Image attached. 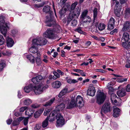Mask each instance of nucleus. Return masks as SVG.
Returning a JSON list of instances; mask_svg holds the SVG:
<instances>
[{"mask_svg":"<svg viewBox=\"0 0 130 130\" xmlns=\"http://www.w3.org/2000/svg\"><path fill=\"white\" fill-rule=\"evenodd\" d=\"M46 40L41 37L34 39L32 41L33 46L29 48V51L33 53L39 52H38V48L36 45H44L46 44Z\"/></svg>","mask_w":130,"mask_h":130,"instance_id":"obj_1","label":"nucleus"},{"mask_svg":"<svg viewBox=\"0 0 130 130\" xmlns=\"http://www.w3.org/2000/svg\"><path fill=\"white\" fill-rule=\"evenodd\" d=\"M9 23H6L4 19V17L3 16H0V31L1 33L5 37L7 32V27L9 28Z\"/></svg>","mask_w":130,"mask_h":130,"instance_id":"obj_2","label":"nucleus"},{"mask_svg":"<svg viewBox=\"0 0 130 130\" xmlns=\"http://www.w3.org/2000/svg\"><path fill=\"white\" fill-rule=\"evenodd\" d=\"M48 86L47 85L44 86L42 84L39 85L37 86H33V90L35 94L36 95L39 94L41 93L43 90L47 88Z\"/></svg>","mask_w":130,"mask_h":130,"instance_id":"obj_3","label":"nucleus"},{"mask_svg":"<svg viewBox=\"0 0 130 130\" xmlns=\"http://www.w3.org/2000/svg\"><path fill=\"white\" fill-rule=\"evenodd\" d=\"M80 13V9L79 7L75 8L73 12H71L67 21V24H69L71 20L73 18H78Z\"/></svg>","mask_w":130,"mask_h":130,"instance_id":"obj_4","label":"nucleus"},{"mask_svg":"<svg viewBox=\"0 0 130 130\" xmlns=\"http://www.w3.org/2000/svg\"><path fill=\"white\" fill-rule=\"evenodd\" d=\"M112 110V108L109 103H107L104 104L101 110V114L102 116H103V113H106L110 112Z\"/></svg>","mask_w":130,"mask_h":130,"instance_id":"obj_5","label":"nucleus"},{"mask_svg":"<svg viewBox=\"0 0 130 130\" xmlns=\"http://www.w3.org/2000/svg\"><path fill=\"white\" fill-rule=\"evenodd\" d=\"M106 96L102 92H100L97 95L96 102L99 104H101L104 101Z\"/></svg>","mask_w":130,"mask_h":130,"instance_id":"obj_6","label":"nucleus"},{"mask_svg":"<svg viewBox=\"0 0 130 130\" xmlns=\"http://www.w3.org/2000/svg\"><path fill=\"white\" fill-rule=\"evenodd\" d=\"M57 126L58 127H61L64 124V120L62 116L60 113H58L56 117Z\"/></svg>","mask_w":130,"mask_h":130,"instance_id":"obj_7","label":"nucleus"},{"mask_svg":"<svg viewBox=\"0 0 130 130\" xmlns=\"http://www.w3.org/2000/svg\"><path fill=\"white\" fill-rule=\"evenodd\" d=\"M44 37L52 39L54 38V35L53 30L51 29H48L43 34Z\"/></svg>","mask_w":130,"mask_h":130,"instance_id":"obj_8","label":"nucleus"},{"mask_svg":"<svg viewBox=\"0 0 130 130\" xmlns=\"http://www.w3.org/2000/svg\"><path fill=\"white\" fill-rule=\"evenodd\" d=\"M58 114L55 110L52 111L50 113L49 117H48V120L50 122H52L56 119Z\"/></svg>","mask_w":130,"mask_h":130,"instance_id":"obj_9","label":"nucleus"},{"mask_svg":"<svg viewBox=\"0 0 130 130\" xmlns=\"http://www.w3.org/2000/svg\"><path fill=\"white\" fill-rule=\"evenodd\" d=\"M115 20L111 17L109 20L108 24V29L111 30L114 28L115 26Z\"/></svg>","mask_w":130,"mask_h":130,"instance_id":"obj_10","label":"nucleus"},{"mask_svg":"<svg viewBox=\"0 0 130 130\" xmlns=\"http://www.w3.org/2000/svg\"><path fill=\"white\" fill-rule=\"evenodd\" d=\"M95 92L94 87L92 86H89L87 90V94L90 96H93Z\"/></svg>","mask_w":130,"mask_h":130,"instance_id":"obj_11","label":"nucleus"},{"mask_svg":"<svg viewBox=\"0 0 130 130\" xmlns=\"http://www.w3.org/2000/svg\"><path fill=\"white\" fill-rule=\"evenodd\" d=\"M83 102V98L80 95L78 96L76 98V103H77V105L79 107H81L83 106V104H82Z\"/></svg>","mask_w":130,"mask_h":130,"instance_id":"obj_12","label":"nucleus"},{"mask_svg":"<svg viewBox=\"0 0 130 130\" xmlns=\"http://www.w3.org/2000/svg\"><path fill=\"white\" fill-rule=\"evenodd\" d=\"M77 105V103L76 102L75 100L73 99H72L70 103H68L67 106V108L70 109L74 107H75Z\"/></svg>","mask_w":130,"mask_h":130,"instance_id":"obj_13","label":"nucleus"},{"mask_svg":"<svg viewBox=\"0 0 130 130\" xmlns=\"http://www.w3.org/2000/svg\"><path fill=\"white\" fill-rule=\"evenodd\" d=\"M130 28V22L129 21H126L124 22L123 24V27L122 31H126Z\"/></svg>","mask_w":130,"mask_h":130,"instance_id":"obj_14","label":"nucleus"},{"mask_svg":"<svg viewBox=\"0 0 130 130\" xmlns=\"http://www.w3.org/2000/svg\"><path fill=\"white\" fill-rule=\"evenodd\" d=\"M113 116L115 117H118L119 115L120 109L116 106L113 107Z\"/></svg>","mask_w":130,"mask_h":130,"instance_id":"obj_15","label":"nucleus"},{"mask_svg":"<svg viewBox=\"0 0 130 130\" xmlns=\"http://www.w3.org/2000/svg\"><path fill=\"white\" fill-rule=\"evenodd\" d=\"M129 35L128 33L126 32H124L123 34L122 40L125 42H128L129 40Z\"/></svg>","mask_w":130,"mask_h":130,"instance_id":"obj_16","label":"nucleus"},{"mask_svg":"<svg viewBox=\"0 0 130 130\" xmlns=\"http://www.w3.org/2000/svg\"><path fill=\"white\" fill-rule=\"evenodd\" d=\"M6 40L7 46L9 47L12 46L14 43V41L11 38L7 37Z\"/></svg>","mask_w":130,"mask_h":130,"instance_id":"obj_17","label":"nucleus"},{"mask_svg":"<svg viewBox=\"0 0 130 130\" xmlns=\"http://www.w3.org/2000/svg\"><path fill=\"white\" fill-rule=\"evenodd\" d=\"M117 94L119 97H123L126 94V92L125 89L122 88L121 90L118 91L117 92Z\"/></svg>","mask_w":130,"mask_h":130,"instance_id":"obj_18","label":"nucleus"},{"mask_svg":"<svg viewBox=\"0 0 130 130\" xmlns=\"http://www.w3.org/2000/svg\"><path fill=\"white\" fill-rule=\"evenodd\" d=\"M37 57H36V60L37 65H39L41 64L42 61L40 57L41 56L39 52H37Z\"/></svg>","mask_w":130,"mask_h":130,"instance_id":"obj_19","label":"nucleus"},{"mask_svg":"<svg viewBox=\"0 0 130 130\" xmlns=\"http://www.w3.org/2000/svg\"><path fill=\"white\" fill-rule=\"evenodd\" d=\"M33 89V85L30 84L28 86L25 87L24 89V91L27 93L29 92L32 90Z\"/></svg>","mask_w":130,"mask_h":130,"instance_id":"obj_20","label":"nucleus"},{"mask_svg":"<svg viewBox=\"0 0 130 130\" xmlns=\"http://www.w3.org/2000/svg\"><path fill=\"white\" fill-rule=\"evenodd\" d=\"M68 91V89L67 87H65L60 92L58 97L59 98L63 96Z\"/></svg>","mask_w":130,"mask_h":130,"instance_id":"obj_21","label":"nucleus"},{"mask_svg":"<svg viewBox=\"0 0 130 130\" xmlns=\"http://www.w3.org/2000/svg\"><path fill=\"white\" fill-rule=\"evenodd\" d=\"M27 58L29 60L30 62L32 63H34L35 62V57L31 54L27 55L26 56Z\"/></svg>","mask_w":130,"mask_h":130,"instance_id":"obj_22","label":"nucleus"},{"mask_svg":"<svg viewBox=\"0 0 130 130\" xmlns=\"http://www.w3.org/2000/svg\"><path fill=\"white\" fill-rule=\"evenodd\" d=\"M34 112V110L31 108H28L25 111V114L29 116H31Z\"/></svg>","mask_w":130,"mask_h":130,"instance_id":"obj_23","label":"nucleus"},{"mask_svg":"<svg viewBox=\"0 0 130 130\" xmlns=\"http://www.w3.org/2000/svg\"><path fill=\"white\" fill-rule=\"evenodd\" d=\"M55 100V98H53L47 102L44 105V106H47L51 105L53 103Z\"/></svg>","mask_w":130,"mask_h":130,"instance_id":"obj_24","label":"nucleus"},{"mask_svg":"<svg viewBox=\"0 0 130 130\" xmlns=\"http://www.w3.org/2000/svg\"><path fill=\"white\" fill-rule=\"evenodd\" d=\"M65 106L64 104L61 103L58 105L56 107V110L58 111H61L65 108Z\"/></svg>","mask_w":130,"mask_h":130,"instance_id":"obj_25","label":"nucleus"},{"mask_svg":"<svg viewBox=\"0 0 130 130\" xmlns=\"http://www.w3.org/2000/svg\"><path fill=\"white\" fill-rule=\"evenodd\" d=\"M6 66L5 61L2 60L0 61V71H3Z\"/></svg>","mask_w":130,"mask_h":130,"instance_id":"obj_26","label":"nucleus"},{"mask_svg":"<svg viewBox=\"0 0 130 130\" xmlns=\"http://www.w3.org/2000/svg\"><path fill=\"white\" fill-rule=\"evenodd\" d=\"M61 85V83L59 81H56L53 84L52 86L54 88H59Z\"/></svg>","mask_w":130,"mask_h":130,"instance_id":"obj_27","label":"nucleus"},{"mask_svg":"<svg viewBox=\"0 0 130 130\" xmlns=\"http://www.w3.org/2000/svg\"><path fill=\"white\" fill-rule=\"evenodd\" d=\"M116 4L114 9L120 10H121V6L120 5L119 2L117 1H115Z\"/></svg>","mask_w":130,"mask_h":130,"instance_id":"obj_28","label":"nucleus"},{"mask_svg":"<svg viewBox=\"0 0 130 130\" xmlns=\"http://www.w3.org/2000/svg\"><path fill=\"white\" fill-rule=\"evenodd\" d=\"M48 117H47L42 122V126L44 128L46 127L48 125Z\"/></svg>","mask_w":130,"mask_h":130,"instance_id":"obj_29","label":"nucleus"},{"mask_svg":"<svg viewBox=\"0 0 130 130\" xmlns=\"http://www.w3.org/2000/svg\"><path fill=\"white\" fill-rule=\"evenodd\" d=\"M77 4V2H75L73 3H72L70 7L69 11L70 12H71L73 10L75 9Z\"/></svg>","mask_w":130,"mask_h":130,"instance_id":"obj_30","label":"nucleus"},{"mask_svg":"<svg viewBox=\"0 0 130 130\" xmlns=\"http://www.w3.org/2000/svg\"><path fill=\"white\" fill-rule=\"evenodd\" d=\"M50 7L48 5L45 6L43 8V11L46 13H48L50 11Z\"/></svg>","mask_w":130,"mask_h":130,"instance_id":"obj_31","label":"nucleus"},{"mask_svg":"<svg viewBox=\"0 0 130 130\" xmlns=\"http://www.w3.org/2000/svg\"><path fill=\"white\" fill-rule=\"evenodd\" d=\"M32 103L31 100L28 98L24 100V103L25 105H30Z\"/></svg>","mask_w":130,"mask_h":130,"instance_id":"obj_32","label":"nucleus"},{"mask_svg":"<svg viewBox=\"0 0 130 130\" xmlns=\"http://www.w3.org/2000/svg\"><path fill=\"white\" fill-rule=\"evenodd\" d=\"M88 11L86 10H85L83 11L81 15V19L82 20H83L85 19V18H87V16L86 15Z\"/></svg>","mask_w":130,"mask_h":130,"instance_id":"obj_33","label":"nucleus"},{"mask_svg":"<svg viewBox=\"0 0 130 130\" xmlns=\"http://www.w3.org/2000/svg\"><path fill=\"white\" fill-rule=\"evenodd\" d=\"M98 28L100 31L103 30L105 28V25L103 23H100L98 25Z\"/></svg>","mask_w":130,"mask_h":130,"instance_id":"obj_34","label":"nucleus"},{"mask_svg":"<svg viewBox=\"0 0 130 130\" xmlns=\"http://www.w3.org/2000/svg\"><path fill=\"white\" fill-rule=\"evenodd\" d=\"M70 4L68 3H66L64 5L63 7L62 8L63 9H64V10L67 11L69 10V11L70 9Z\"/></svg>","mask_w":130,"mask_h":130,"instance_id":"obj_35","label":"nucleus"},{"mask_svg":"<svg viewBox=\"0 0 130 130\" xmlns=\"http://www.w3.org/2000/svg\"><path fill=\"white\" fill-rule=\"evenodd\" d=\"M67 82L69 83L72 84L77 83L78 81L76 79H69L67 80Z\"/></svg>","mask_w":130,"mask_h":130,"instance_id":"obj_36","label":"nucleus"},{"mask_svg":"<svg viewBox=\"0 0 130 130\" xmlns=\"http://www.w3.org/2000/svg\"><path fill=\"white\" fill-rule=\"evenodd\" d=\"M120 10H114V13L115 15L117 17H119L120 16Z\"/></svg>","mask_w":130,"mask_h":130,"instance_id":"obj_37","label":"nucleus"},{"mask_svg":"<svg viewBox=\"0 0 130 130\" xmlns=\"http://www.w3.org/2000/svg\"><path fill=\"white\" fill-rule=\"evenodd\" d=\"M5 41V39L4 38L3 36L0 35V45H3Z\"/></svg>","mask_w":130,"mask_h":130,"instance_id":"obj_38","label":"nucleus"},{"mask_svg":"<svg viewBox=\"0 0 130 130\" xmlns=\"http://www.w3.org/2000/svg\"><path fill=\"white\" fill-rule=\"evenodd\" d=\"M111 97V102L112 103H113V100L114 99L116 98L117 96L115 94H112L111 95H110Z\"/></svg>","mask_w":130,"mask_h":130,"instance_id":"obj_39","label":"nucleus"},{"mask_svg":"<svg viewBox=\"0 0 130 130\" xmlns=\"http://www.w3.org/2000/svg\"><path fill=\"white\" fill-rule=\"evenodd\" d=\"M83 20L84 22H90L91 21V19L89 16H87V18H85Z\"/></svg>","mask_w":130,"mask_h":130,"instance_id":"obj_40","label":"nucleus"},{"mask_svg":"<svg viewBox=\"0 0 130 130\" xmlns=\"http://www.w3.org/2000/svg\"><path fill=\"white\" fill-rule=\"evenodd\" d=\"M94 14L93 17L94 19L96 17L97 14V8H95L93 10Z\"/></svg>","mask_w":130,"mask_h":130,"instance_id":"obj_41","label":"nucleus"},{"mask_svg":"<svg viewBox=\"0 0 130 130\" xmlns=\"http://www.w3.org/2000/svg\"><path fill=\"white\" fill-rule=\"evenodd\" d=\"M29 118V117H28L25 118L24 119L23 123L24 125H26L27 124Z\"/></svg>","mask_w":130,"mask_h":130,"instance_id":"obj_42","label":"nucleus"},{"mask_svg":"<svg viewBox=\"0 0 130 130\" xmlns=\"http://www.w3.org/2000/svg\"><path fill=\"white\" fill-rule=\"evenodd\" d=\"M3 54L4 56L7 55L9 56L11 54V53L9 51L6 50L5 52H3Z\"/></svg>","mask_w":130,"mask_h":130,"instance_id":"obj_43","label":"nucleus"},{"mask_svg":"<svg viewBox=\"0 0 130 130\" xmlns=\"http://www.w3.org/2000/svg\"><path fill=\"white\" fill-rule=\"evenodd\" d=\"M75 30L80 34H83V32L81 28L80 27L77 28Z\"/></svg>","mask_w":130,"mask_h":130,"instance_id":"obj_44","label":"nucleus"},{"mask_svg":"<svg viewBox=\"0 0 130 130\" xmlns=\"http://www.w3.org/2000/svg\"><path fill=\"white\" fill-rule=\"evenodd\" d=\"M28 107L27 106H24L21 107L20 109V111L21 112H23L24 110H26L28 108Z\"/></svg>","mask_w":130,"mask_h":130,"instance_id":"obj_45","label":"nucleus"},{"mask_svg":"<svg viewBox=\"0 0 130 130\" xmlns=\"http://www.w3.org/2000/svg\"><path fill=\"white\" fill-rule=\"evenodd\" d=\"M36 77L38 83H39V82L42 80L43 78L42 76L41 75H39L37 76Z\"/></svg>","mask_w":130,"mask_h":130,"instance_id":"obj_46","label":"nucleus"},{"mask_svg":"<svg viewBox=\"0 0 130 130\" xmlns=\"http://www.w3.org/2000/svg\"><path fill=\"white\" fill-rule=\"evenodd\" d=\"M109 89V93L110 95H111L112 94H114L113 92L114 90L112 87L110 88Z\"/></svg>","mask_w":130,"mask_h":130,"instance_id":"obj_47","label":"nucleus"},{"mask_svg":"<svg viewBox=\"0 0 130 130\" xmlns=\"http://www.w3.org/2000/svg\"><path fill=\"white\" fill-rule=\"evenodd\" d=\"M44 59H43L42 60L45 63H47L48 61V57L45 55H44L43 56Z\"/></svg>","mask_w":130,"mask_h":130,"instance_id":"obj_48","label":"nucleus"},{"mask_svg":"<svg viewBox=\"0 0 130 130\" xmlns=\"http://www.w3.org/2000/svg\"><path fill=\"white\" fill-rule=\"evenodd\" d=\"M31 107L32 108H36L39 107V105L38 104H37L35 103L32 104L31 105Z\"/></svg>","mask_w":130,"mask_h":130,"instance_id":"obj_49","label":"nucleus"},{"mask_svg":"<svg viewBox=\"0 0 130 130\" xmlns=\"http://www.w3.org/2000/svg\"><path fill=\"white\" fill-rule=\"evenodd\" d=\"M41 125L40 124H37L34 128V130H38L41 128Z\"/></svg>","mask_w":130,"mask_h":130,"instance_id":"obj_50","label":"nucleus"},{"mask_svg":"<svg viewBox=\"0 0 130 130\" xmlns=\"http://www.w3.org/2000/svg\"><path fill=\"white\" fill-rule=\"evenodd\" d=\"M37 80V79H36V77L32 78V81L34 84H38L39 83Z\"/></svg>","mask_w":130,"mask_h":130,"instance_id":"obj_51","label":"nucleus"},{"mask_svg":"<svg viewBox=\"0 0 130 130\" xmlns=\"http://www.w3.org/2000/svg\"><path fill=\"white\" fill-rule=\"evenodd\" d=\"M123 42L122 41V45L125 48H127V44L126 42Z\"/></svg>","mask_w":130,"mask_h":130,"instance_id":"obj_52","label":"nucleus"},{"mask_svg":"<svg viewBox=\"0 0 130 130\" xmlns=\"http://www.w3.org/2000/svg\"><path fill=\"white\" fill-rule=\"evenodd\" d=\"M125 67L126 68H130V60H128L126 62Z\"/></svg>","mask_w":130,"mask_h":130,"instance_id":"obj_53","label":"nucleus"},{"mask_svg":"<svg viewBox=\"0 0 130 130\" xmlns=\"http://www.w3.org/2000/svg\"><path fill=\"white\" fill-rule=\"evenodd\" d=\"M77 22L76 20H74L71 22V24L72 26H75L77 24Z\"/></svg>","mask_w":130,"mask_h":130,"instance_id":"obj_54","label":"nucleus"},{"mask_svg":"<svg viewBox=\"0 0 130 130\" xmlns=\"http://www.w3.org/2000/svg\"><path fill=\"white\" fill-rule=\"evenodd\" d=\"M19 123L17 120H14L12 123V125L13 126L17 125L19 124Z\"/></svg>","mask_w":130,"mask_h":130,"instance_id":"obj_55","label":"nucleus"},{"mask_svg":"<svg viewBox=\"0 0 130 130\" xmlns=\"http://www.w3.org/2000/svg\"><path fill=\"white\" fill-rule=\"evenodd\" d=\"M117 32L118 29L115 28L110 32V34L111 35H113L117 33Z\"/></svg>","mask_w":130,"mask_h":130,"instance_id":"obj_56","label":"nucleus"},{"mask_svg":"<svg viewBox=\"0 0 130 130\" xmlns=\"http://www.w3.org/2000/svg\"><path fill=\"white\" fill-rule=\"evenodd\" d=\"M127 80V78H120L119 79L118 82L119 83H122L126 81Z\"/></svg>","mask_w":130,"mask_h":130,"instance_id":"obj_57","label":"nucleus"},{"mask_svg":"<svg viewBox=\"0 0 130 130\" xmlns=\"http://www.w3.org/2000/svg\"><path fill=\"white\" fill-rule=\"evenodd\" d=\"M66 11L64 10V9L62 8L60 11H59V13L62 16L65 13Z\"/></svg>","mask_w":130,"mask_h":130,"instance_id":"obj_58","label":"nucleus"},{"mask_svg":"<svg viewBox=\"0 0 130 130\" xmlns=\"http://www.w3.org/2000/svg\"><path fill=\"white\" fill-rule=\"evenodd\" d=\"M126 90L127 92H130V84H128L126 86Z\"/></svg>","mask_w":130,"mask_h":130,"instance_id":"obj_59","label":"nucleus"},{"mask_svg":"<svg viewBox=\"0 0 130 130\" xmlns=\"http://www.w3.org/2000/svg\"><path fill=\"white\" fill-rule=\"evenodd\" d=\"M57 29L55 28V31L57 33H58L59 32L61 28L60 26L59 25H57Z\"/></svg>","mask_w":130,"mask_h":130,"instance_id":"obj_60","label":"nucleus"},{"mask_svg":"<svg viewBox=\"0 0 130 130\" xmlns=\"http://www.w3.org/2000/svg\"><path fill=\"white\" fill-rule=\"evenodd\" d=\"M53 73L54 75H55L58 78H59L60 77V74H58L57 72H56L55 71H54Z\"/></svg>","mask_w":130,"mask_h":130,"instance_id":"obj_61","label":"nucleus"},{"mask_svg":"<svg viewBox=\"0 0 130 130\" xmlns=\"http://www.w3.org/2000/svg\"><path fill=\"white\" fill-rule=\"evenodd\" d=\"M51 110L50 109L48 110H45L44 113V116H46L47 115L49 114Z\"/></svg>","mask_w":130,"mask_h":130,"instance_id":"obj_62","label":"nucleus"},{"mask_svg":"<svg viewBox=\"0 0 130 130\" xmlns=\"http://www.w3.org/2000/svg\"><path fill=\"white\" fill-rule=\"evenodd\" d=\"M18 32V30H17L13 29L12 31V33L13 36L15 35Z\"/></svg>","mask_w":130,"mask_h":130,"instance_id":"obj_63","label":"nucleus"},{"mask_svg":"<svg viewBox=\"0 0 130 130\" xmlns=\"http://www.w3.org/2000/svg\"><path fill=\"white\" fill-rule=\"evenodd\" d=\"M125 13L126 14H128L130 13V9L129 8H127L125 11Z\"/></svg>","mask_w":130,"mask_h":130,"instance_id":"obj_64","label":"nucleus"}]
</instances>
